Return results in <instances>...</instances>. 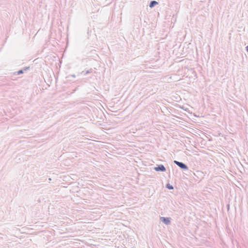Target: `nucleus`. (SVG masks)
Instances as JSON below:
<instances>
[{
  "label": "nucleus",
  "instance_id": "3",
  "mask_svg": "<svg viewBox=\"0 0 248 248\" xmlns=\"http://www.w3.org/2000/svg\"><path fill=\"white\" fill-rule=\"evenodd\" d=\"M160 219L166 225H169L170 223V217H160Z\"/></svg>",
  "mask_w": 248,
  "mask_h": 248
},
{
  "label": "nucleus",
  "instance_id": "2",
  "mask_svg": "<svg viewBox=\"0 0 248 248\" xmlns=\"http://www.w3.org/2000/svg\"><path fill=\"white\" fill-rule=\"evenodd\" d=\"M154 169L156 171H161V172L165 171L166 170L164 166L162 164L158 165L157 167H155L154 168Z\"/></svg>",
  "mask_w": 248,
  "mask_h": 248
},
{
  "label": "nucleus",
  "instance_id": "5",
  "mask_svg": "<svg viewBox=\"0 0 248 248\" xmlns=\"http://www.w3.org/2000/svg\"><path fill=\"white\" fill-rule=\"evenodd\" d=\"M166 187L170 190H171L173 189V187L172 186L170 185V184H167L166 185Z\"/></svg>",
  "mask_w": 248,
  "mask_h": 248
},
{
  "label": "nucleus",
  "instance_id": "6",
  "mask_svg": "<svg viewBox=\"0 0 248 248\" xmlns=\"http://www.w3.org/2000/svg\"><path fill=\"white\" fill-rule=\"evenodd\" d=\"M23 72H24L23 70H19V71H18L17 72V75H19L22 74L23 73Z\"/></svg>",
  "mask_w": 248,
  "mask_h": 248
},
{
  "label": "nucleus",
  "instance_id": "7",
  "mask_svg": "<svg viewBox=\"0 0 248 248\" xmlns=\"http://www.w3.org/2000/svg\"><path fill=\"white\" fill-rule=\"evenodd\" d=\"M91 72H92V69H90V70H87V71H86V73H85V75H86V74H89V73H91Z\"/></svg>",
  "mask_w": 248,
  "mask_h": 248
},
{
  "label": "nucleus",
  "instance_id": "4",
  "mask_svg": "<svg viewBox=\"0 0 248 248\" xmlns=\"http://www.w3.org/2000/svg\"><path fill=\"white\" fill-rule=\"evenodd\" d=\"M158 4V2L155 0H152L149 4V6L150 8H153L156 5Z\"/></svg>",
  "mask_w": 248,
  "mask_h": 248
},
{
  "label": "nucleus",
  "instance_id": "8",
  "mask_svg": "<svg viewBox=\"0 0 248 248\" xmlns=\"http://www.w3.org/2000/svg\"><path fill=\"white\" fill-rule=\"evenodd\" d=\"M246 50L247 51V52H248V46H246Z\"/></svg>",
  "mask_w": 248,
  "mask_h": 248
},
{
  "label": "nucleus",
  "instance_id": "9",
  "mask_svg": "<svg viewBox=\"0 0 248 248\" xmlns=\"http://www.w3.org/2000/svg\"><path fill=\"white\" fill-rule=\"evenodd\" d=\"M71 76H72V77H74V78H75V75H71Z\"/></svg>",
  "mask_w": 248,
  "mask_h": 248
},
{
  "label": "nucleus",
  "instance_id": "1",
  "mask_svg": "<svg viewBox=\"0 0 248 248\" xmlns=\"http://www.w3.org/2000/svg\"><path fill=\"white\" fill-rule=\"evenodd\" d=\"M174 163L177 165L178 167H179L181 169H182L183 170H188V167L187 166V165L183 162L174 160Z\"/></svg>",
  "mask_w": 248,
  "mask_h": 248
}]
</instances>
